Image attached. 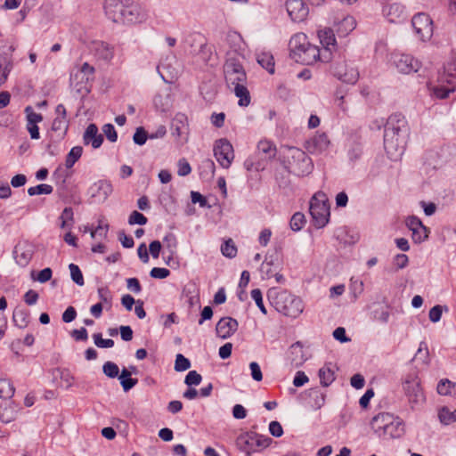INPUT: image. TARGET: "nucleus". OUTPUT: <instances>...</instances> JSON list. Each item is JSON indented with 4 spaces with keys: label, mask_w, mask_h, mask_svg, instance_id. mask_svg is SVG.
Masks as SVG:
<instances>
[{
    "label": "nucleus",
    "mask_w": 456,
    "mask_h": 456,
    "mask_svg": "<svg viewBox=\"0 0 456 456\" xmlns=\"http://www.w3.org/2000/svg\"><path fill=\"white\" fill-rule=\"evenodd\" d=\"M74 213H73V209L72 208L70 207H67L65 208L62 212H61V215L60 216V219H61V228H69L70 229L73 225V223H74Z\"/></svg>",
    "instance_id": "obj_42"
},
{
    "label": "nucleus",
    "mask_w": 456,
    "mask_h": 456,
    "mask_svg": "<svg viewBox=\"0 0 456 456\" xmlns=\"http://www.w3.org/2000/svg\"><path fill=\"white\" fill-rule=\"evenodd\" d=\"M71 280L78 286L85 284L83 273L77 265L73 263L69 265Z\"/></svg>",
    "instance_id": "obj_46"
},
{
    "label": "nucleus",
    "mask_w": 456,
    "mask_h": 456,
    "mask_svg": "<svg viewBox=\"0 0 456 456\" xmlns=\"http://www.w3.org/2000/svg\"><path fill=\"white\" fill-rule=\"evenodd\" d=\"M239 323L236 319L228 316L223 317L216 323V335L223 339L229 338L237 331Z\"/></svg>",
    "instance_id": "obj_17"
},
{
    "label": "nucleus",
    "mask_w": 456,
    "mask_h": 456,
    "mask_svg": "<svg viewBox=\"0 0 456 456\" xmlns=\"http://www.w3.org/2000/svg\"><path fill=\"white\" fill-rule=\"evenodd\" d=\"M25 113L27 115V124H37L43 120L42 114L35 112L31 106L25 108Z\"/></svg>",
    "instance_id": "obj_57"
},
{
    "label": "nucleus",
    "mask_w": 456,
    "mask_h": 456,
    "mask_svg": "<svg viewBox=\"0 0 456 456\" xmlns=\"http://www.w3.org/2000/svg\"><path fill=\"white\" fill-rule=\"evenodd\" d=\"M214 156L224 168H228L233 159L234 151L232 143L226 138H221L215 142Z\"/></svg>",
    "instance_id": "obj_11"
},
{
    "label": "nucleus",
    "mask_w": 456,
    "mask_h": 456,
    "mask_svg": "<svg viewBox=\"0 0 456 456\" xmlns=\"http://www.w3.org/2000/svg\"><path fill=\"white\" fill-rule=\"evenodd\" d=\"M305 222V215L301 212H296L289 221L290 229L294 232H298L304 227Z\"/></svg>",
    "instance_id": "obj_43"
},
{
    "label": "nucleus",
    "mask_w": 456,
    "mask_h": 456,
    "mask_svg": "<svg viewBox=\"0 0 456 456\" xmlns=\"http://www.w3.org/2000/svg\"><path fill=\"white\" fill-rule=\"evenodd\" d=\"M438 418L440 422L444 425H449L456 422V409L453 411H451L448 407L444 406L440 409Z\"/></svg>",
    "instance_id": "obj_39"
},
{
    "label": "nucleus",
    "mask_w": 456,
    "mask_h": 456,
    "mask_svg": "<svg viewBox=\"0 0 456 456\" xmlns=\"http://www.w3.org/2000/svg\"><path fill=\"white\" fill-rule=\"evenodd\" d=\"M275 182L280 189H287L290 185L289 175L285 173H276Z\"/></svg>",
    "instance_id": "obj_60"
},
{
    "label": "nucleus",
    "mask_w": 456,
    "mask_h": 456,
    "mask_svg": "<svg viewBox=\"0 0 456 456\" xmlns=\"http://www.w3.org/2000/svg\"><path fill=\"white\" fill-rule=\"evenodd\" d=\"M403 388L411 403L417 404L424 401V394L417 379H406Z\"/></svg>",
    "instance_id": "obj_14"
},
{
    "label": "nucleus",
    "mask_w": 456,
    "mask_h": 456,
    "mask_svg": "<svg viewBox=\"0 0 456 456\" xmlns=\"http://www.w3.org/2000/svg\"><path fill=\"white\" fill-rule=\"evenodd\" d=\"M307 395L310 399L309 403L314 410H320L325 403L326 395L319 388L313 387L307 391Z\"/></svg>",
    "instance_id": "obj_28"
},
{
    "label": "nucleus",
    "mask_w": 456,
    "mask_h": 456,
    "mask_svg": "<svg viewBox=\"0 0 456 456\" xmlns=\"http://www.w3.org/2000/svg\"><path fill=\"white\" fill-rule=\"evenodd\" d=\"M267 297L275 310L285 316L297 318L304 310L302 299L286 290L278 291L271 289L268 290Z\"/></svg>",
    "instance_id": "obj_4"
},
{
    "label": "nucleus",
    "mask_w": 456,
    "mask_h": 456,
    "mask_svg": "<svg viewBox=\"0 0 456 456\" xmlns=\"http://www.w3.org/2000/svg\"><path fill=\"white\" fill-rule=\"evenodd\" d=\"M331 74L338 80L354 85L359 78V72L357 69L349 67L346 61H335L330 66Z\"/></svg>",
    "instance_id": "obj_10"
},
{
    "label": "nucleus",
    "mask_w": 456,
    "mask_h": 456,
    "mask_svg": "<svg viewBox=\"0 0 456 456\" xmlns=\"http://www.w3.org/2000/svg\"><path fill=\"white\" fill-rule=\"evenodd\" d=\"M60 373V379L65 383L66 388H69L73 386L74 376L71 374L69 369H57Z\"/></svg>",
    "instance_id": "obj_59"
},
{
    "label": "nucleus",
    "mask_w": 456,
    "mask_h": 456,
    "mask_svg": "<svg viewBox=\"0 0 456 456\" xmlns=\"http://www.w3.org/2000/svg\"><path fill=\"white\" fill-rule=\"evenodd\" d=\"M96 55L104 61H110L113 57V51L110 47L109 44L105 42L95 43L94 47Z\"/></svg>",
    "instance_id": "obj_33"
},
{
    "label": "nucleus",
    "mask_w": 456,
    "mask_h": 456,
    "mask_svg": "<svg viewBox=\"0 0 456 456\" xmlns=\"http://www.w3.org/2000/svg\"><path fill=\"white\" fill-rule=\"evenodd\" d=\"M319 378L322 387H329L335 380V374L333 370L324 366L319 370Z\"/></svg>",
    "instance_id": "obj_41"
},
{
    "label": "nucleus",
    "mask_w": 456,
    "mask_h": 456,
    "mask_svg": "<svg viewBox=\"0 0 456 456\" xmlns=\"http://www.w3.org/2000/svg\"><path fill=\"white\" fill-rule=\"evenodd\" d=\"M330 140L325 133H317L306 141L305 148L311 154H319L328 150Z\"/></svg>",
    "instance_id": "obj_18"
},
{
    "label": "nucleus",
    "mask_w": 456,
    "mask_h": 456,
    "mask_svg": "<svg viewBox=\"0 0 456 456\" xmlns=\"http://www.w3.org/2000/svg\"><path fill=\"white\" fill-rule=\"evenodd\" d=\"M409 127L405 117L401 113L389 116L385 125L384 147L387 154L402 155L403 153Z\"/></svg>",
    "instance_id": "obj_2"
},
{
    "label": "nucleus",
    "mask_w": 456,
    "mask_h": 456,
    "mask_svg": "<svg viewBox=\"0 0 456 456\" xmlns=\"http://www.w3.org/2000/svg\"><path fill=\"white\" fill-rule=\"evenodd\" d=\"M411 25L416 35L422 41L429 40L434 32L433 20L430 16L425 12H419L411 19Z\"/></svg>",
    "instance_id": "obj_9"
},
{
    "label": "nucleus",
    "mask_w": 456,
    "mask_h": 456,
    "mask_svg": "<svg viewBox=\"0 0 456 456\" xmlns=\"http://www.w3.org/2000/svg\"><path fill=\"white\" fill-rule=\"evenodd\" d=\"M289 358L290 364L297 368L305 362L306 358L305 357L301 342L297 341L290 346L289 350Z\"/></svg>",
    "instance_id": "obj_25"
},
{
    "label": "nucleus",
    "mask_w": 456,
    "mask_h": 456,
    "mask_svg": "<svg viewBox=\"0 0 456 456\" xmlns=\"http://www.w3.org/2000/svg\"><path fill=\"white\" fill-rule=\"evenodd\" d=\"M390 421H394V416L387 412H381L372 418L370 427L375 434L383 436Z\"/></svg>",
    "instance_id": "obj_22"
},
{
    "label": "nucleus",
    "mask_w": 456,
    "mask_h": 456,
    "mask_svg": "<svg viewBox=\"0 0 456 456\" xmlns=\"http://www.w3.org/2000/svg\"><path fill=\"white\" fill-rule=\"evenodd\" d=\"M102 371L108 378L115 379L118 377V366L113 362H106L102 366Z\"/></svg>",
    "instance_id": "obj_51"
},
{
    "label": "nucleus",
    "mask_w": 456,
    "mask_h": 456,
    "mask_svg": "<svg viewBox=\"0 0 456 456\" xmlns=\"http://www.w3.org/2000/svg\"><path fill=\"white\" fill-rule=\"evenodd\" d=\"M257 62L269 73L273 74L274 72V61L272 54L267 53L259 54L257 57Z\"/></svg>",
    "instance_id": "obj_40"
},
{
    "label": "nucleus",
    "mask_w": 456,
    "mask_h": 456,
    "mask_svg": "<svg viewBox=\"0 0 456 456\" xmlns=\"http://www.w3.org/2000/svg\"><path fill=\"white\" fill-rule=\"evenodd\" d=\"M15 388L8 379H0V398L10 399L13 396Z\"/></svg>",
    "instance_id": "obj_36"
},
{
    "label": "nucleus",
    "mask_w": 456,
    "mask_h": 456,
    "mask_svg": "<svg viewBox=\"0 0 456 456\" xmlns=\"http://www.w3.org/2000/svg\"><path fill=\"white\" fill-rule=\"evenodd\" d=\"M272 441V438L268 436L249 431L240 434L236 438V446L247 456H251L253 452L268 447Z\"/></svg>",
    "instance_id": "obj_6"
},
{
    "label": "nucleus",
    "mask_w": 456,
    "mask_h": 456,
    "mask_svg": "<svg viewBox=\"0 0 456 456\" xmlns=\"http://www.w3.org/2000/svg\"><path fill=\"white\" fill-rule=\"evenodd\" d=\"M224 75L225 83L239 98L238 104L240 107H248L250 104L251 97L248 89V77L238 58V49L228 52L224 64Z\"/></svg>",
    "instance_id": "obj_1"
},
{
    "label": "nucleus",
    "mask_w": 456,
    "mask_h": 456,
    "mask_svg": "<svg viewBox=\"0 0 456 456\" xmlns=\"http://www.w3.org/2000/svg\"><path fill=\"white\" fill-rule=\"evenodd\" d=\"M355 26L356 21L354 18L347 15L334 24V29L339 37H345L355 28Z\"/></svg>",
    "instance_id": "obj_24"
},
{
    "label": "nucleus",
    "mask_w": 456,
    "mask_h": 456,
    "mask_svg": "<svg viewBox=\"0 0 456 456\" xmlns=\"http://www.w3.org/2000/svg\"><path fill=\"white\" fill-rule=\"evenodd\" d=\"M389 315V312L383 307L373 311L374 319L382 323H387L388 322Z\"/></svg>",
    "instance_id": "obj_62"
},
{
    "label": "nucleus",
    "mask_w": 456,
    "mask_h": 456,
    "mask_svg": "<svg viewBox=\"0 0 456 456\" xmlns=\"http://www.w3.org/2000/svg\"><path fill=\"white\" fill-rule=\"evenodd\" d=\"M404 433V425L399 418L394 417V421H390L387 427V430L384 434V437L387 438H398Z\"/></svg>",
    "instance_id": "obj_29"
},
{
    "label": "nucleus",
    "mask_w": 456,
    "mask_h": 456,
    "mask_svg": "<svg viewBox=\"0 0 456 456\" xmlns=\"http://www.w3.org/2000/svg\"><path fill=\"white\" fill-rule=\"evenodd\" d=\"M150 138L148 132L142 126H139L135 129V132L133 135V141L135 144L139 146H142L145 144L147 139Z\"/></svg>",
    "instance_id": "obj_49"
},
{
    "label": "nucleus",
    "mask_w": 456,
    "mask_h": 456,
    "mask_svg": "<svg viewBox=\"0 0 456 456\" xmlns=\"http://www.w3.org/2000/svg\"><path fill=\"white\" fill-rule=\"evenodd\" d=\"M118 379L125 392L129 391L138 383V379H133L131 373L126 368L121 370Z\"/></svg>",
    "instance_id": "obj_32"
},
{
    "label": "nucleus",
    "mask_w": 456,
    "mask_h": 456,
    "mask_svg": "<svg viewBox=\"0 0 456 456\" xmlns=\"http://www.w3.org/2000/svg\"><path fill=\"white\" fill-rule=\"evenodd\" d=\"M102 131L110 142H117L118 134H117L116 129L112 124H105L102 126Z\"/></svg>",
    "instance_id": "obj_61"
},
{
    "label": "nucleus",
    "mask_w": 456,
    "mask_h": 456,
    "mask_svg": "<svg viewBox=\"0 0 456 456\" xmlns=\"http://www.w3.org/2000/svg\"><path fill=\"white\" fill-rule=\"evenodd\" d=\"M147 222H148L147 217L143 214H142L136 210H134L128 217V224L130 225H134V224L144 225L147 224Z\"/></svg>",
    "instance_id": "obj_52"
},
{
    "label": "nucleus",
    "mask_w": 456,
    "mask_h": 456,
    "mask_svg": "<svg viewBox=\"0 0 456 456\" xmlns=\"http://www.w3.org/2000/svg\"><path fill=\"white\" fill-rule=\"evenodd\" d=\"M13 68V60L9 53L0 54V86L3 85Z\"/></svg>",
    "instance_id": "obj_26"
},
{
    "label": "nucleus",
    "mask_w": 456,
    "mask_h": 456,
    "mask_svg": "<svg viewBox=\"0 0 456 456\" xmlns=\"http://www.w3.org/2000/svg\"><path fill=\"white\" fill-rule=\"evenodd\" d=\"M405 224L411 231L422 229L424 232H428V229L423 224L421 220L415 216H408L405 220Z\"/></svg>",
    "instance_id": "obj_48"
},
{
    "label": "nucleus",
    "mask_w": 456,
    "mask_h": 456,
    "mask_svg": "<svg viewBox=\"0 0 456 456\" xmlns=\"http://www.w3.org/2000/svg\"><path fill=\"white\" fill-rule=\"evenodd\" d=\"M84 144H91L94 149H98L103 142V135L99 134L95 124H89L83 135Z\"/></svg>",
    "instance_id": "obj_23"
},
{
    "label": "nucleus",
    "mask_w": 456,
    "mask_h": 456,
    "mask_svg": "<svg viewBox=\"0 0 456 456\" xmlns=\"http://www.w3.org/2000/svg\"><path fill=\"white\" fill-rule=\"evenodd\" d=\"M190 37L192 39V42H199L200 43V51L199 53L202 54V58L205 61H208L212 53L210 46L204 41L202 42V36L200 34H192L190 36Z\"/></svg>",
    "instance_id": "obj_38"
},
{
    "label": "nucleus",
    "mask_w": 456,
    "mask_h": 456,
    "mask_svg": "<svg viewBox=\"0 0 456 456\" xmlns=\"http://www.w3.org/2000/svg\"><path fill=\"white\" fill-rule=\"evenodd\" d=\"M394 62L398 71L404 74L417 72L420 68V62L410 54L396 55Z\"/></svg>",
    "instance_id": "obj_15"
},
{
    "label": "nucleus",
    "mask_w": 456,
    "mask_h": 456,
    "mask_svg": "<svg viewBox=\"0 0 456 456\" xmlns=\"http://www.w3.org/2000/svg\"><path fill=\"white\" fill-rule=\"evenodd\" d=\"M257 151L263 155V159L265 160H272L277 154L275 144L269 140H261L257 143Z\"/></svg>",
    "instance_id": "obj_27"
},
{
    "label": "nucleus",
    "mask_w": 456,
    "mask_h": 456,
    "mask_svg": "<svg viewBox=\"0 0 456 456\" xmlns=\"http://www.w3.org/2000/svg\"><path fill=\"white\" fill-rule=\"evenodd\" d=\"M323 193L314 194L310 200L309 212L315 228H323L329 222L330 207Z\"/></svg>",
    "instance_id": "obj_8"
},
{
    "label": "nucleus",
    "mask_w": 456,
    "mask_h": 456,
    "mask_svg": "<svg viewBox=\"0 0 456 456\" xmlns=\"http://www.w3.org/2000/svg\"><path fill=\"white\" fill-rule=\"evenodd\" d=\"M120 18L119 23L136 24L146 20L147 13L137 3L132 0H126Z\"/></svg>",
    "instance_id": "obj_12"
},
{
    "label": "nucleus",
    "mask_w": 456,
    "mask_h": 456,
    "mask_svg": "<svg viewBox=\"0 0 456 456\" xmlns=\"http://www.w3.org/2000/svg\"><path fill=\"white\" fill-rule=\"evenodd\" d=\"M336 30L330 28H325L318 31V37L320 39V43L322 45L324 51L323 53L327 57L331 59L332 50L336 49L337 42L335 37Z\"/></svg>",
    "instance_id": "obj_19"
},
{
    "label": "nucleus",
    "mask_w": 456,
    "mask_h": 456,
    "mask_svg": "<svg viewBox=\"0 0 456 456\" xmlns=\"http://www.w3.org/2000/svg\"><path fill=\"white\" fill-rule=\"evenodd\" d=\"M191 367V362L188 358L183 356L182 354H176L175 362V370L181 372L187 370Z\"/></svg>",
    "instance_id": "obj_50"
},
{
    "label": "nucleus",
    "mask_w": 456,
    "mask_h": 456,
    "mask_svg": "<svg viewBox=\"0 0 456 456\" xmlns=\"http://www.w3.org/2000/svg\"><path fill=\"white\" fill-rule=\"evenodd\" d=\"M150 275L154 279H165L170 275V271L167 268L153 267L150 272Z\"/></svg>",
    "instance_id": "obj_63"
},
{
    "label": "nucleus",
    "mask_w": 456,
    "mask_h": 456,
    "mask_svg": "<svg viewBox=\"0 0 456 456\" xmlns=\"http://www.w3.org/2000/svg\"><path fill=\"white\" fill-rule=\"evenodd\" d=\"M290 57L302 65H313L317 61H329L317 45H312L304 33L296 34L289 41Z\"/></svg>",
    "instance_id": "obj_3"
},
{
    "label": "nucleus",
    "mask_w": 456,
    "mask_h": 456,
    "mask_svg": "<svg viewBox=\"0 0 456 456\" xmlns=\"http://www.w3.org/2000/svg\"><path fill=\"white\" fill-rule=\"evenodd\" d=\"M163 241L166 243L168 251L175 254L178 244L176 236L173 232H168L164 237Z\"/></svg>",
    "instance_id": "obj_58"
},
{
    "label": "nucleus",
    "mask_w": 456,
    "mask_h": 456,
    "mask_svg": "<svg viewBox=\"0 0 456 456\" xmlns=\"http://www.w3.org/2000/svg\"><path fill=\"white\" fill-rule=\"evenodd\" d=\"M251 297L252 299L256 302V305H257V307L259 308V310L264 314H267V310L264 305V302H263V295H262V291L260 289H254L251 290Z\"/></svg>",
    "instance_id": "obj_54"
},
{
    "label": "nucleus",
    "mask_w": 456,
    "mask_h": 456,
    "mask_svg": "<svg viewBox=\"0 0 456 456\" xmlns=\"http://www.w3.org/2000/svg\"><path fill=\"white\" fill-rule=\"evenodd\" d=\"M83 148L81 146H74L71 148L65 159L67 168H71L75 163L81 158Z\"/></svg>",
    "instance_id": "obj_37"
},
{
    "label": "nucleus",
    "mask_w": 456,
    "mask_h": 456,
    "mask_svg": "<svg viewBox=\"0 0 456 456\" xmlns=\"http://www.w3.org/2000/svg\"><path fill=\"white\" fill-rule=\"evenodd\" d=\"M285 6L289 16L295 22L305 20L309 13V8L303 0H287Z\"/></svg>",
    "instance_id": "obj_13"
},
{
    "label": "nucleus",
    "mask_w": 456,
    "mask_h": 456,
    "mask_svg": "<svg viewBox=\"0 0 456 456\" xmlns=\"http://www.w3.org/2000/svg\"><path fill=\"white\" fill-rule=\"evenodd\" d=\"M286 160L283 166L288 173L297 176H306L314 169L312 159L302 150L297 147H288Z\"/></svg>",
    "instance_id": "obj_5"
},
{
    "label": "nucleus",
    "mask_w": 456,
    "mask_h": 456,
    "mask_svg": "<svg viewBox=\"0 0 456 456\" xmlns=\"http://www.w3.org/2000/svg\"><path fill=\"white\" fill-rule=\"evenodd\" d=\"M201 380L202 377L200 373L196 370H190L184 379V383L188 387L198 386L200 384Z\"/></svg>",
    "instance_id": "obj_56"
},
{
    "label": "nucleus",
    "mask_w": 456,
    "mask_h": 456,
    "mask_svg": "<svg viewBox=\"0 0 456 456\" xmlns=\"http://www.w3.org/2000/svg\"><path fill=\"white\" fill-rule=\"evenodd\" d=\"M12 321L16 327L25 329L29 323V312L26 309L16 308L12 314Z\"/></svg>",
    "instance_id": "obj_30"
},
{
    "label": "nucleus",
    "mask_w": 456,
    "mask_h": 456,
    "mask_svg": "<svg viewBox=\"0 0 456 456\" xmlns=\"http://www.w3.org/2000/svg\"><path fill=\"white\" fill-rule=\"evenodd\" d=\"M437 393L441 395H456V383L450 381L449 379H442L439 381L437 387Z\"/></svg>",
    "instance_id": "obj_35"
},
{
    "label": "nucleus",
    "mask_w": 456,
    "mask_h": 456,
    "mask_svg": "<svg viewBox=\"0 0 456 456\" xmlns=\"http://www.w3.org/2000/svg\"><path fill=\"white\" fill-rule=\"evenodd\" d=\"M383 13L391 23H400L405 19L404 6L398 3L385 6Z\"/></svg>",
    "instance_id": "obj_21"
},
{
    "label": "nucleus",
    "mask_w": 456,
    "mask_h": 456,
    "mask_svg": "<svg viewBox=\"0 0 456 456\" xmlns=\"http://www.w3.org/2000/svg\"><path fill=\"white\" fill-rule=\"evenodd\" d=\"M222 254L229 258H233L237 255V247L232 239L225 240L221 246Z\"/></svg>",
    "instance_id": "obj_45"
},
{
    "label": "nucleus",
    "mask_w": 456,
    "mask_h": 456,
    "mask_svg": "<svg viewBox=\"0 0 456 456\" xmlns=\"http://www.w3.org/2000/svg\"><path fill=\"white\" fill-rule=\"evenodd\" d=\"M409 258L405 254H397L393 258V264L397 269H403L408 265Z\"/></svg>",
    "instance_id": "obj_64"
},
{
    "label": "nucleus",
    "mask_w": 456,
    "mask_h": 456,
    "mask_svg": "<svg viewBox=\"0 0 456 456\" xmlns=\"http://www.w3.org/2000/svg\"><path fill=\"white\" fill-rule=\"evenodd\" d=\"M438 85L433 87V94L438 99H446L456 89V67L448 63L438 76Z\"/></svg>",
    "instance_id": "obj_7"
},
{
    "label": "nucleus",
    "mask_w": 456,
    "mask_h": 456,
    "mask_svg": "<svg viewBox=\"0 0 456 456\" xmlns=\"http://www.w3.org/2000/svg\"><path fill=\"white\" fill-rule=\"evenodd\" d=\"M53 188L50 184L41 183L37 186H33L28 189L29 196L41 195V194H51Z\"/></svg>",
    "instance_id": "obj_47"
},
{
    "label": "nucleus",
    "mask_w": 456,
    "mask_h": 456,
    "mask_svg": "<svg viewBox=\"0 0 456 456\" xmlns=\"http://www.w3.org/2000/svg\"><path fill=\"white\" fill-rule=\"evenodd\" d=\"M112 192V185L110 182L100 180L89 188V193L94 202H104Z\"/></svg>",
    "instance_id": "obj_16"
},
{
    "label": "nucleus",
    "mask_w": 456,
    "mask_h": 456,
    "mask_svg": "<svg viewBox=\"0 0 456 456\" xmlns=\"http://www.w3.org/2000/svg\"><path fill=\"white\" fill-rule=\"evenodd\" d=\"M126 0H105L104 10L106 16L115 23H119Z\"/></svg>",
    "instance_id": "obj_20"
},
{
    "label": "nucleus",
    "mask_w": 456,
    "mask_h": 456,
    "mask_svg": "<svg viewBox=\"0 0 456 456\" xmlns=\"http://www.w3.org/2000/svg\"><path fill=\"white\" fill-rule=\"evenodd\" d=\"M95 69L93 66H91L89 63L85 62L80 69L75 74L71 75V78H78L81 77V81L85 83H88L89 81L94 80V75Z\"/></svg>",
    "instance_id": "obj_31"
},
{
    "label": "nucleus",
    "mask_w": 456,
    "mask_h": 456,
    "mask_svg": "<svg viewBox=\"0 0 456 456\" xmlns=\"http://www.w3.org/2000/svg\"><path fill=\"white\" fill-rule=\"evenodd\" d=\"M52 275H53V271L50 267H46V268H44L43 270H41L37 273V277L34 276V272L31 273L32 280L37 281L40 283H45L48 281H50L52 279Z\"/></svg>",
    "instance_id": "obj_55"
},
{
    "label": "nucleus",
    "mask_w": 456,
    "mask_h": 456,
    "mask_svg": "<svg viewBox=\"0 0 456 456\" xmlns=\"http://www.w3.org/2000/svg\"><path fill=\"white\" fill-rule=\"evenodd\" d=\"M109 228L110 225L107 223L104 224L102 220H99L96 228L91 232V237L94 238L98 235L103 239H106L108 236Z\"/></svg>",
    "instance_id": "obj_53"
},
{
    "label": "nucleus",
    "mask_w": 456,
    "mask_h": 456,
    "mask_svg": "<svg viewBox=\"0 0 456 456\" xmlns=\"http://www.w3.org/2000/svg\"><path fill=\"white\" fill-rule=\"evenodd\" d=\"M98 297L102 305H105L108 309L112 305V295L108 287H100L97 289Z\"/></svg>",
    "instance_id": "obj_44"
},
{
    "label": "nucleus",
    "mask_w": 456,
    "mask_h": 456,
    "mask_svg": "<svg viewBox=\"0 0 456 456\" xmlns=\"http://www.w3.org/2000/svg\"><path fill=\"white\" fill-rule=\"evenodd\" d=\"M68 128H69L68 118H55L53 119V124H52V131L59 133L58 136L61 139H62L66 135V134L68 132Z\"/></svg>",
    "instance_id": "obj_34"
}]
</instances>
